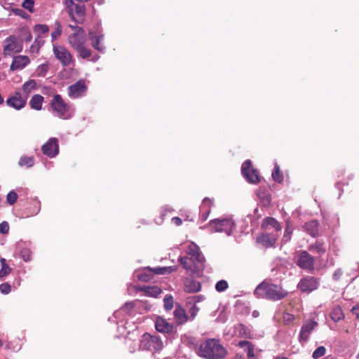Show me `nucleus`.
Instances as JSON below:
<instances>
[{
  "label": "nucleus",
  "mask_w": 359,
  "mask_h": 359,
  "mask_svg": "<svg viewBox=\"0 0 359 359\" xmlns=\"http://www.w3.org/2000/svg\"><path fill=\"white\" fill-rule=\"evenodd\" d=\"M146 292L151 297H156L161 292V290L158 287H148L145 290Z\"/></svg>",
  "instance_id": "c03bdc74"
},
{
  "label": "nucleus",
  "mask_w": 359,
  "mask_h": 359,
  "mask_svg": "<svg viewBox=\"0 0 359 359\" xmlns=\"http://www.w3.org/2000/svg\"><path fill=\"white\" fill-rule=\"evenodd\" d=\"M30 63V59L26 55H17L13 57L10 69L13 71L22 69Z\"/></svg>",
  "instance_id": "aec40b11"
},
{
  "label": "nucleus",
  "mask_w": 359,
  "mask_h": 359,
  "mask_svg": "<svg viewBox=\"0 0 359 359\" xmlns=\"http://www.w3.org/2000/svg\"><path fill=\"white\" fill-rule=\"evenodd\" d=\"M200 259L198 261L191 257H184L180 258V263L190 275L194 277H200L205 266V259Z\"/></svg>",
  "instance_id": "7ed1b4c3"
},
{
  "label": "nucleus",
  "mask_w": 359,
  "mask_h": 359,
  "mask_svg": "<svg viewBox=\"0 0 359 359\" xmlns=\"http://www.w3.org/2000/svg\"><path fill=\"white\" fill-rule=\"evenodd\" d=\"M0 291L3 294H8L11 292V285L8 283L0 285Z\"/></svg>",
  "instance_id": "5fc2aeb1"
},
{
  "label": "nucleus",
  "mask_w": 359,
  "mask_h": 359,
  "mask_svg": "<svg viewBox=\"0 0 359 359\" xmlns=\"http://www.w3.org/2000/svg\"><path fill=\"white\" fill-rule=\"evenodd\" d=\"M164 307L166 311H170L173 307V298L171 294H167L163 299Z\"/></svg>",
  "instance_id": "a19ab883"
},
{
  "label": "nucleus",
  "mask_w": 359,
  "mask_h": 359,
  "mask_svg": "<svg viewBox=\"0 0 359 359\" xmlns=\"http://www.w3.org/2000/svg\"><path fill=\"white\" fill-rule=\"evenodd\" d=\"M89 38L92 41V46L95 50L104 53L106 48L102 42L104 39V35L101 31L94 32L93 30L89 31Z\"/></svg>",
  "instance_id": "dca6fc26"
},
{
  "label": "nucleus",
  "mask_w": 359,
  "mask_h": 359,
  "mask_svg": "<svg viewBox=\"0 0 359 359\" xmlns=\"http://www.w3.org/2000/svg\"><path fill=\"white\" fill-rule=\"evenodd\" d=\"M43 102V96L39 94L33 95L31 97V100L29 101L31 109L41 110L42 109Z\"/></svg>",
  "instance_id": "cd10ccee"
},
{
  "label": "nucleus",
  "mask_w": 359,
  "mask_h": 359,
  "mask_svg": "<svg viewBox=\"0 0 359 359\" xmlns=\"http://www.w3.org/2000/svg\"><path fill=\"white\" fill-rule=\"evenodd\" d=\"M351 312L357 318L359 319V304L354 305L351 309Z\"/></svg>",
  "instance_id": "052dcab7"
},
{
  "label": "nucleus",
  "mask_w": 359,
  "mask_h": 359,
  "mask_svg": "<svg viewBox=\"0 0 359 359\" xmlns=\"http://www.w3.org/2000/svg\"><path fill=\"white\" fill-rule=\"evenodd\" d=\"M69 43L76 51L86 43V37L84 29H80L79 32H73L69 35Z\"/></svg>",
  "instance_id": "4468645a"
},
{
  "label": "nucleus",
  "mask_w": 359,
  "mask_h": 359,
  "mask_svg": "<svg viewBox=\"0 0 359 359\" xmlns=\"http://www.w3.org/2000/svg\"><path fill=\"white\" fill-rule=\"evenodd\" d=\"M87 91V86L82 81H79L69 88V95L72 99H79L84 96Z\"/></svg>",
  "instance_id": "2eb2a0df"
},
{
  "label": "nucleus",
  "mask_w": 359,
  "mask_h": 359,
  "mask_svg": "<svg viewBox=\"0 0 359 359\" xmlns=\"http://www.w3.org/2000/svg\"><path fill=\"white\" fill-rule=\"evenodd\" d=\"M229 352L217 339H207L201 342L196 351V354L205 359H224Z\"/></svg>",
  "instance_id": "f257e3e1"
},
{
  "label": "nucleus",
  "mask_w": 359,
  "mask_h": 359,
  "mask_svg": "<svg viewBox=\"0 0 359 359\" xmlns=\"http://www.w3.org/2000/svg\"><path fill=\"white\" fill-rule=\"evenodd\" d=\"M22 94L24 97L27 99V97L30 93L33 90H36V82L34 79H29L22 84Z\"/></svg>",
  "instance_id": "bb28decb"
},
{
  "label": "nucleus",
  "mask_w": 359,
  "mask_h": 359,
  "mask_svg": "<svg viewBox=\"0 0 359 359\" xmlns=\"http://www.w3.org/2000/svg\"><path fill=\"white\" fill-rule=\"evenodd\" d=\"M276 238L270 234H262L257 238V241L266 246H273L276 243Z\"/></svg>",
  "instance_id": "c756f323"
},
{
  "label": "nucleus",
  "mask_w": 359,
  "mask_h": 359,
  "mask_svg": "<svg viewBox=\"0 0 359 359\" xmlns=\"http://www.w3.org/2000/svg\"><path fill=\"white\" fill-rule=\"evenodd\" d=\"M318 324L315 320H305L299 332L298 340L302 344H305L310 339L313 331L316 329Z\"/></svg>",
  "instance_id": "1a4fd4ad"
},
{
  "label": "nucleus",
  "mask_w": 359,
  "mask_h": 359,
  "mask_svg": "<svg viewBox=\"0 0 359 359\" xmlns=\"http://www.w3.org/2000/svg\"><path fill=\"white\" fill-rule=\"evenodd\" d=\"M175 271V266H156V267H147V271L149 273H152L153 275H163V274H169Z\"/></svg>",
  "instance_id": "393cba45"
},
{
  "label": "nucleus",
  "mask_w": 359,
  "mask_h": 359,
  "mask_svg": "<svg viewBox=\"0 0 359 359\" xmlns=\"http://www.w3.org/2000/svg\"><path fill=\"white\" fill-rule=\"evenodd\" d=\"M319 285V278L314 276H306L299 280L297 287L303 292L309 293L316 290Z\"/></svg>",
  "instance_id": "9d476101"
},
{
  "label": "nucleus",
  "mask_w": 359,
  "mask_h": 359,
  "mask_svg": "<svg viewBox=\"0 0 359 359\" xmlns=\"http://www.w3.org/2000/svg\"><path fill=\"white\" fill-rule=\"evenodd\" d=\"M316 259L308 252L301 250L297 255L296 264L304 271L313 272L314 271Z\"/></svg>",
  "instance_id": "0eeeda50"
},
{
  "label": "nucleus",
  "mask_w": 359,
  "mask_h": 359,
  "mask_svg": "<svg viewBox=\"0 0 359 359\" xmlns=\"http://www.w3.org/2000/svg\"><path fill=\"white\" fill-rule=\"evenodd\" d=\"M238 346L244 349L247 353L248 359H254L255 358V345L249 341H241L238 342Z\"/></svg>",
  "instance_id": "a878e982"
},
{
  "label": "nucleus",
  "mask_w": 359,
  "mask_h": 359,
  "mask_svg": "<svg viewBox=\"0 0 359 359\" xmlns=\"http://www.w3.org/2000/svg\"><path fill=\"white\" fill-rule=\"evenodd\" d=\"M194 299V304L196 302H201L204 299V297L202 294H199L198 296H196L193 298Z\"/></svg>",
  "instance_id": "774afa93"
},
{
  "label": "nucleus",
  "mask_w": 359,
  "mask_h": 359,
  "mask_svg": "<svg viewBox=\"0 0 359 359\" xmlns=\"http://www.w3.org/2000/svg\"><path fill=\"white\" fill-rule=\"evenodd\" d=\"M292 231H289V229H285V234L283 236V240L284 241H288L291 238Z\"/></svg>",
  "instance_id": "680f3d73"
},
{
  "label": "nucleus",
  "mask_w": 359,
  "mask_h": 359,
  "mask_svg": "<svg viewBox=\"0 0 359 359\" xmlns=\"http://www.w3.org/2000/svg\"><path fill=\"white\" fill-rule=\"evenodd\" d=\"M43 155L54 158L57 156L59 152V145L57 137H50L42 146Z\"/></svg>",
  "instance_id": "ddd939ff"
},
{
  "label": "nucleus",
  "mask_w": 359,
  "mask_h": 359,
  "mask_svg": "<svg viewBox=\"0 0 359 359\" xmlns=\"http://www.w3.org/2000/svg\"><path fill=\"white\" fill-rule=\"evenodd\" d=\"M50 105L55 116L62 119L69 118V116H67V113L69 111L70 106L65 102L60 95H55Z\"/></svg>",
  "instance_id": "423d86ee"
},
{
  "label": "nucleus",
  "mask_w": 359,
  "mask_h": 359,
  "mask_svg": "<svg viewBox=\"0 0 359 359\" xmlns=\"http://www.w3.org/2000/svg\"><path fill=\"white\" fill-rule=\"evenodd\" d=\"M69 15L77 24H82L85 18V7L83 4H76L73 9H70Z\"/></svg>",
  "instance_id": "a211bd4d"
},
{
  "label": "nucleus",
  "mask_w": 359,
  "mask_h": 359,
  "mask_svg": "<svg viewBox=\"0 0 359 359\" xmlns=\"http://www.w3.org/2000/svg\"><path fill=\"white\" fill-rule=\"evenodd\" d=\"M53 53L62 66L68 67L72 64V55L65 47L54 44Z\"/></svg>",
  "instance_id": "9b49d317"
},
{
  "label": "nucleus",
  "mask_w": 359,
  "mask_h": 359,
  "mask_svg": "<svg viewBox=\"0 0 359 359\" xmlns=\"http://www.w3.org/2000/svg\"><path fill=\"white\" fill-rule=\"evenodd\" d=\"M254 294L257 298L279 301L285 298L288 292L279 285L269 283L266 280H264L256 287Z\"/></svg>",
  "instance_id": "f03ea898"
},
{
  "label": "nucleus",
  "mask_w": 359,
  "mask_h": 359,
  "mask_svg": "<svg viewBox=\"0 0 359 359\" xmlns=\"http://www.w3.org/2000/svg\"><path fill=\"white\" fill-rule=\"evenodd\" d=\"M283 318H284V322L286 324H289V323H291L293 321L294 317V316L292 314L285 313L284 315Z\"/></svg>",
  "instance_id": "13d9d810"
},
{
  "label": "nucleus",
  "mask_w": 359,
  "mask_h": 359,
  "mask_svg": "<svg viewBox=\"0 0 359 359\" xmlns=\"http://www.w3.org/2000/svg\"><path fill=\"white\" fill-rule=\"evenodd\" d=\"M187 253L196 260H200V258H205L201 254L199 248L194 243H191L187 249Z\"/></svg>",
  "instance_id": "c85d7f7f"
},
{
  "label": "nucleus",
  "mask_w": 359,
  "mask_h": 359,
  "mask_svg": "<svg viewBox=\"0 0 359 359\" xmlns=\"http://www.w3.org/2000/svg\"><path fill=\"white\" fill-rule=\"evenodd\" d=\"M342 276V271L341 268H338L333 273L332 278L334 280H339Z\"/></svg>",
  "instance_id": "4d7b16f0"
},
{
  "label": "nucleus",
  "mask_w": 359,
  "mask_h": 359,
  "mask_svg": "<svg viewBox=\"0 0 359 359\" xmlns=\"http://www.w3.org/2000/svg\"><path fill=\"white\" fill-rule=\"evenodd\" d=\"M20 256L25 262L32 260V251L29 248H25L20 250Z\"/></svg>",
  "instance_id": "ea45409f"
},
{
  "label": "nucleus",
  "mask_w": 359,
  "mask_h": 359,
  "mask_svg": "<svg viewBox=\"0 0 359 359\" xmlns=\"http://www.w3.org/2000/svg\"><path fill=\"white\" fill-rule=\"evenodd\" d=\"M199 311V309L197 307V306L194 304L192 306L190 307L189 310V314L188 315V322L189 320H193L194 318L196 316L198 312Z\"/></svg>",
  "instance_id": "a18cd8bd"
},
{
  "label": "nucleus",
  "mask_w": 359,
  "mask_h": 359,
  "mask_svg": "<svg viewBox=\"0 0 359 359\" xmlns=\"http://www.w3.org/2000/svg\"><path fill=\"white\" fill-rule=\"evenodd\" d=\"M318 226L319 223L318 220H311L305 222L304 225V231L313 237H316L318 235Z\"/></svg>",
  "instance_id": "b1692460"
},
{
  "label": "nucleus",
  "mask_w": 359,
  "mask_h": 359,
  "mask_svg": "<svg viewBox=\"0 0 359 359\" xmlns=\"http://www.w3.org/2000/svg\"><path fill=\"white\" fill-rule=\"evenodd\" d=\"M207 226L211 233H224L226 236H231L236 228V224L231 218H218L210 220Z\"/></svg>",
  "instance_id": "20e7f679"
},
{
  "label": "nucleus",
  "mask_w": 359,
  "mask_h": 359,
  "mask_svg": "<svg viewBox=\"0 0 359 359\" xmlns=\"http://www.w3.org/2000/svg\"><path fill=\"white\" fill-rule=\"evenodd\" d=\"M163 344L161 339L158 336H153L151 334H144L140 343V348L142 350L156 353L163 348Z\"/></svg>",
  "instance_id": "39448f33"
},
{
  "label": "nucleus",
  "mask_w": 359,
  "mask_h": 359,
  "mask_svg": "<svg viewBox=\"0 0 359 359\" xmlns=\"http://www.w3.org/2000/svg\"><path fill=\"white\" fill-rule=\"evenodd\" d=\"M156 330L159 332L170 333L173 331V325L167 319L158 316L156 318Z\"/></svg>",
  "instance_id": "412c9836"
},
{
  "label": "nucleus",
  "mask_w": 359,
  "mask_h": 359,
  "mask_svg": "<svg viewBox=\"0 0 359 359\" xmlns=\"http://www.w3.org/2000/svg\"><path fill=\"white\" fill-rule=\"evenodd\" d=\"M18 200V194L15 191H10L7 195V202L10 205H13Z\"/></svg>",
  "instance_id": "de8ad7c7"
},
{
  "label": "nucleus",
  "mask_w": 359,
  "mask_h": 359,
  "mask_svg": "<svg viewBox=\"0 0 359 359\" xmlns=\"http://www.w3.org/2000/svg\"><path fill=\"white\" fill-rule=\"evenodd\" d=\"M209 215V213L200 210V219L205 222Z\"/></svg>",
  "instance_id": "69168bd1"
},
{
  "label": "nucleus",
  "mask_w": 359,
  "mask_h": 359,
  "mask_svg": "<svg viewBox=\"0 0 359 359\" xmlns=\"http://www.w3.org/2000/svg\"><path fill=\"white\" fill-rule=\"evenodd\" d=\"M172 222L177 226H180L182 224V219L180 217H173Z\"/></svg>",
  "instance_id": "338daca9"
},
{
  "label": "nucleus",
  "mask_w": 359,
  "mask_h": 359,
  "mask_svg": "<svg viewBox=\"0 0 359 359\" xmlns=\"http://www.w3.org/2000/svg\"><path fill=\"white\" fill-rule=\"evenodd\" d=\"M11 271V267L7 265L1 266V269L0 270V278H3L6 276H8Z\"/></svg>",
  "instance_id": "3c124183"
},
{
  "label": "nucleus",
  "mask_w": 359,
  "mask_h": 359,
  "mask_svg": "<svg viewBox=\"0 0 359 359\" xmlns=\"http://www.w3.org/2000/svg\"><path fill=\"white\" fill-rule=\"evenodd\" d=\"M241 173L245 180L251 184H257L260 181L259 174L257 170L252 168L251 160H246L241 165Z\"/></svg>",
  "instance_id": "6e6552de"
},
{
  "label": "nucleus",
  "mask_w": 359,
  "mask_h": 359,
  "mask_svg": "<svg viewBox=\"0 0 359 359\" xmlns=\"http://www.w3.org/2000/svg\"><path fill=\"white\" fill-rule=\"evenodd\" d=\"M48 70V65L46 63L39 65L36 69V74L38 76L44 77Z\"/></svg>",
  "instance_id": "58836bf2"
},
{
  "label": "nucleus",
  "mask_w": 359,
  "mask_h": 359,
  "mask_svg": "<svg viewBox=\"0 0 359 359\" xmlns=\"http://www.w3.org/2000/svg\"><path fill=\"white\" fill-rule=\"evenodd\" d=\"M22 49V45L20 39L15 36H9L6 38L4 47V54L11 55L13 53H19Z\"/></svg>",
  "instance_id": "f8f14e48"
},
{
  "label": "nucleus",
  "mask_w": 359,
  "mask_h": 359,
  "mask_svg": "<svg viewBox=\"0 0 359 359\" xmlns=\"http://www.w3.org/2000/svg\"><path fill=\"white\" fill-rule=\"evenodd\" d=\"M34 30L39 34H45L48 32L49 28L46 25H36L34 27Z\"/></svg>",
  "instance_id": "09e8293b"
},
{
  "label": "nucleus",
  "mask_w": 359,
  "mask_h": 359,
  "mask_svg": "<svg viewBox=\"0 0 359 359\" xmlns=\"http://www.w3.org/2000/svg\"><path fill=\"white\" fill-rule=\"evenodd\" d=\"M9 229L8 224L6 222H3L0 223V233H8Z\"/></svg>",
  "instance_id": "6e6d98bb"
},
{
  "label": "nucleus",
  "mask_w": 359,
  "mask_h": 359,
  "mask_svg": "<svg viewBox=\"0 0 359 359\" xmlns=\"http://www.w3.org/2000/svg\"><path fill=\"white\" fill-rule=\"evenodd\" d=\"M134 306H135L134 302H128L125 303L119 311H116L114 313V316L116 318H118V315L122 313H124L126 314L130 313Z\"/></svg>",
  "instance_id": "72a5a7b5"
},
{
  "label": "nucleus",
  "mask_w": 359,
  "mask_h": 359,
  "mask_svg": "<svg viewBox=\"0 0 359 359\" xmlns=\"http://www.w3.org/2000/svg\"><path fill=\"white\" fill-rule=\"evenodd\" d=\"M229 287V284L226 280H219L217 281L215 289L217 292H221L225 291Z\"/></svg>",
  "instance_id": "79ce46f5"
},
{
  "label": "nucleus",
  "mask_w": 359,
  "mask_h": 359,
  "mask_svg": "<svg viewBox=\"0 0 359 359\" xmlns=\"http://www.w3.org/2000/svg\"><path fill=\"white\" fill-rule=\"evenodd\" d=\"M153 276L152 273L147 271V267L144 268L143 271L138 273L137 277L142 281H149Z\"/></svg>",
  "instance_id": "4c0bfd02"
},
{
  "label": "nucleus",
  "mask_w": 359,
  "mask_h": 359,
  "mask_svg": "<svg viewBox=\"0 0 359 359\" xmlns=\"http://www.w3.org/2000/svg\"><path fill=\"white\" fill-rule=\"evenodd\" d=\"M326 353V348H325L324 346H318L316 351H314V352L313 353V358H318L323 355H324Z\"/></svg>",
  "instance_id": "49530a36"
},
{
  "label": "nucleus",
  "mask_w": 359,
  "mask_h": 359,
  "mask_svg": "<svg viewBox=\"0 0 359 359\" xmlns=\"http://www.w3.org/2000/svg\"><path fill=\"white\" fill-rule=\"evenodd\" d=\"M272 177L274 181L281 183L283 181V175L280 171V167L277 163H275L274 168L272 171Z\"/></svg>",
  "instance_id": "f704fd0d"
},
{
  "label": "nucleus",
  "mask_w": 359,
  "mask_h": 359,
  "mask_svg": "<svg viewBox=\"0 0 359 359\" xmlns=\"http://www.w3.org/2000/svg\"><path fill=\"white\" fill-rule=\"evenodd\" d=\"M26 98H25L19 92H15L14 95L7 98V101H6V104L8 107L18 110L23 108L26 105Z\"/></svg>",
  "instance_id": "f3484780"
},
{
  "label": "nucleus",
  "mask_w": 359,
  "mask_h": 359,
  "mask_svg": "<svg viewBox=\"0 0 359 359\" xmlns=\"http://www.w3.org/2000/svg\"><path fill=\"white\" fill-rule=\"evenodd\" d=\"M330 316L334 323H338L344 318V313L340 306L334 307L330 313Z\"/></svg>",
  "instance_id": "7c9ffc66"
},
{
  "label": "nucleus",
  "mask_w": 359,
  "mask_h": 359,
  "mask_svg": "<svg viewBox=\"0 0 359 359\" xmlns=\"http://www.w3.org/2000/svg\"><path fill=\"white\" fill-rule=\"evenodd\" d=\"M34 158L31 156H22L19 159L18 165L20 166H27L31 168L34 165Z\"/></svg>",
  "instance_id": "c9c22d12"
},
{
  "label": "nucleus",
  "mask_w": 359,
  "mask_h": 359,
  "mask_svg": "<svg viewBox=\"0 0 359 359\" xmlns=\"http://www.w3.org/2000/svg\"><path fill=\"white\" fill-rule=\"evenodd\" d=\"M257 196L263 202L264 205H268L271 201L270 197L266 193L257 192Z\"/></svg>",
  "instance_id": "8fccbe9b"
},
{
  "label": "nucleus",
  "mask_w": 359,
  "mask_h": 359,
  "mask_svg": "<svg viewBox=\"0 0 359 359\" xmlns=\"http://www.w3.org/2000/svg\"><path fill=\"white\" fill-rule=\"evenodd\" d=\"M184 290L189 293L197 292L201 290V284L198 280L187 278L184 280Z\"/></svg>",
  "instance_id": "4be33fe9"
},
{
  "label": "nucleus",
  "mask_w": 359,
  "mask_h": 359,
  "mask_svg": "<svg viewBox=\"0 0 359 359\" xmlns=\"http://www.w3.org/2000/svg\"><path fill=\"white\" fill-rule=\"evenodd\" d=\"M34 6V1L32 0H24L22 2V6L24 8L32 11Z\"/></svg>",
  "instance_id": "603ef678"
},
{
  "label": "nucleus",
  "mask_w": 359,
  "mask_h": 359,
  "mask_svg": "<svg viewBox=\"0 0 359 359\" xmlns=\"http://www.w3.org/2000/svg\"><path fill=\"white\" fill-rule=\"evenodd\" d=\"M55 29L54 30L53 32L51 33V37H52L53 41L56 40L61 35V33H62L61 24L59 22L56 21L55 23Z\"/></svg>",
  "instance_id": "37998d69"
},
{
  "label": "nucleus",
  "mask_w": 359,
  "mask_h": 359,
  "mask_svg": "<svg viewBox=\"0 0 359 359\" xmlns=\"http://www.w3.org/2000/svg\"><path fill=\"white\" fill-rule=\"evenodd\" d=\"M69 27L74 31V33H79L80 29H83L82 27L78 26L76 25H69Z\"/></svg>",
  "instance_id": "0e129e2a"
},
{
  "label": "nucleus",
  "mask_w": 359,
  "mask_h": 359,
  "mask_svg": "<svg viewBox=\"0 0 359 359\" xmlns=\"http://www.w3.org/2000/svg\"><path fill=\"white\" fill-rule=\"evenodd\" d=\"M328 249V245L320 240L316 241L313 244H311L308 247V250L309 251L317 253L319 256H323Z\"/></svg>",
  "instance_id": "5701e85b"
},
{
  "label": "nucleus",
  "mask_w": 359,
  "mask_h": 359,
  "mask_svg": "<svg viewBox=\"0 0 359 359\" xmlns=\"http://www.w3.org/2000/svg\"><path fill=\"white\" fill-rule=\"evenodd\" d=\"M76 52L79 53V55L84 60L92 56V51L90 49L86 48L85 44H83L82 46L76 50Z\"/></svg>",
  "instance_id": "e433bc0d"
},
{
  "label": "nucleus",
  "mask_w": 359,
  "mask_h": 359,
  "mask_svg": "<svg viewBox=\"0 0 359 359\" xmlns=\"http://www.w3.org/2000/svg\"><path fill=\"white\" fill-rule=\"evenodd\" d=\"M44 44L43 38L41 36H38L34 41L30 50L32 53H37L42 46Z\"/></svg>",
  "instance_id": "2f4dec72"
},
{
  "label": "nucleus",
  "mask_w": 359,
  "mask_h": 359,
  "mask_svg": "<svg viewBox=\"0 0 359 359\" xmlns=\"http://www.w3.org/2000/svg\"><path fill=\"white\" fill-rule=\"evenodd\" d=\"M266 222L269 224L273 226L277 231L280 229V223L273 218H267Z\"/></svg>",
  "instance_id": "864d4df0"
},
{
  "label": "nucleus",
  "mask_w": 359,
  "mask_h": 359,
  "mask_svg": "<svg viewBox=\"0 0 359 359\" xmlns=\"http://www.w3.org/2000/svg\"><path fill=\"white\" fill-rule=\"evenodd\" d=\"M213 205V200L208 197H205L202 201V204L200 207V210L210 214L211 208Z\"/></svg>",
  "instance_id": "473e14b6"
},
{
  "label": "nucleus",
  "mask_w": 359,
  "mask_h": 359,
  "mask_svg": "<svg viewBox=\"0 0 359 359\" xmlns=\"http://www.w3.org/2000/svg\"><path fill=\"white\" fill-rule=\"evenodd\" d=\"M175 323L177 325H184L188 322V315L180 304H176L173 311Z\"/></svg>",
  "instance_id": "6ab92c4d"
},
{
  "label": "nucleus",
  "mask_w": 359,
  "mask_h": 359,
  "mask_svg": "<svg viewBox=\"0 0 359 359\" xmlns=\"http://www.w3.org/2000/svg\"><path fill=\"white\" fill-rule=\"evenodd\" d=\"M65 4L67 6V11H69V13L70 9H73L76 4H75L73 0H65Z\"/></svg>",
  "instance_id": "bf43d9fd"
},
{
  "label": "nucleus",
  "mask_w": 359,
  "mask_h": 359,
  "mask_svg": "<svg viewBox=\"0 0 359 359\" xmlns=\"http://www.w3.org/2000/svg\"><path fill=\"white\" fill-rule=\"evenodd\" d=\"M327 257H328V259H327L326 263L325 264V266H334L335 264L334 259L333 258H331L330 255L329 254L327 255Z\"/></svg>",
  "instance_id": "e2e57ef3"
}]
</instances>
